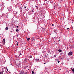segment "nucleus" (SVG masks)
I'll list each match as a JSON object with an SVG mask.
<instances>
[{
  "label": "nucleus",
  "instance_id": "f257e3e1",
  "mask_svg": "<svg viewBox=\"0 0 74 74\" xmlns=\"http://www.w3.org/2000/svg\"><path fill=\"white\" fill-rule=\"evenodd\" d=\"M73 54L72 53V52H70L69 53H68V55H72V54Z\"/></svg>",
  "mask_w": 74,
  "mask_h": 74
},
{
  "label": "nucleus",
  "instance_id": "f03ea898",
  "mask_svg": "<svg viewBox=\"0 0 74 74\" xmlns=\"http://www.w3.org/2000/svg\"><path fill=\"white\" fill-rule=\"evenodd\" d=\"M3 43L4 45L5 44V40L4 39H3Z\"/></svg>",
  "mask_w": 74,
  "mask_h": 74
},
{
  "label": "nucleus",
  "instance_id": "7ed1b4c3",
  "mask_svg": "<svg viewBox=\"0 0 74 74\" xmlns=\"http://www.w3.org/2000/svg\"><path fill=\"white\" fill-rule=\"evenodd\" d=\"M24 72L23 71H21V72L19 73V74H23Z\"/></svg>",
  "mask_w": 74,
  "mask_h": 74
},
{
  "label": "nucleus",
  "instance_id": "20e7f679",
  "mask_svg": "<svg viewBox=\"0 0 74 74\" xmlns=\"http://www.w3.org/2000/svg\"><path fill=\"white\" fill-rule=\"evenodd\" d=\"M29 59H30L31 58H32V56H29Z\"/></svg>",
  "mask_w": 74,
  "mask_h": 74
},
{
  "label": "nucleus",
  "instance_id": "39448f33",
  "mask_svg": "<svg viewBox=\"0 0 74 74\" xmlns=\"http://www.w3.org/2000/svg\"><path fill=\"white\" fill-rule=\"evenodd\" d=\"M58 51L59 52H62V50L60 49H59L58 50Z\"/></svg>",
  "mask_w": 74,
  "mask_h": 74
},
{
  "label": "nucleus",
  "instance_id": "423d86ee",
  "mask_svg": "<svg viewBox=\"0 0 74 74\" xmlns=\"http://www.w3.org/2000/svg\"><path fill=\"white\" fill-rule=\"evenodd\" d=\"M5 30H8V27H6L5 28Z\"/></svg>",
  "mask_w": 74,
  "mask_h": 74
},
{
  "label": "nucleus",
  "instance_id": "0eeeda50",
  "mask_svg": "<svg viewBox=\"0 0 74 74\" xmlns=\"http://www.w3.org/2000/svg\"><path fill=\"white\" fill-rule=\"evenodd\" d=\"M16 32H18L19 31V29H16Z\"/></svg>",
  "mask_w": 74,
  "mask_h": 74
},
{
  "label": "nucleus",
  "instance_id": "6e6552de",
  "mask_svg": "<svg viewBox=\"0 0 74 74\" xmlns=\"http://www.w3.org/2000/svg\"><path fill=\"white\" fill-rule=\"evenodd\" d=\"M30 38H27V40L28 41H29V40H30Z\"/></svg>",
  "mask_w": 74,
  "mask_h": 74
},
{
  "label": "nucleus",
  "instance_id": "1a4fd4ad",
  "mask_svg": "<svg viewBox=\"0 0 74 74\" xmlns=\"http://www.w3.org/2000/svg\"><path fill=\"white\" fill-rule=\"evenodd\" d=\"M32 40H34V38H32Z\"/></svg>",
  "mask_w": 74,
  "mask_h": 74
},
{
  "label": "nucleus",
  "instance_id": "9d476101",
  "mask_svg": "<svg viewBox=\"0 0 74 74\" xmlns=\"http://www.w3.org/2000/svg\"><path fill=\"white\" fill-rule=\"evenodd\" d=\"M36 60H37V61H38L39 60V59H36Z\"/></svg>",
  "mask_w": 74,
  "mask_h": 74
},
{
  "label": "nucleus",
  "instance_id": "9b49d317",
  "mask_svg": "<svg viewBox=\"0 0 74 74\" xmlns=\"http://www.w3.org/2000/svg\"><path fill=\"white\" fill-rule=\"evenodd\" d=\"M72 71L73 72H74V69H73Z\"/></svg>",
  "mask_w": 74,
  "mask_h": 74
},
{
  "label": "nucleus",
  "instance_id": "f8f14e48",
  "mask_svg": "<svg viewBox=\"0 0 74 74\" xmlns=\"http://www.w3.org/2000/svg\"><path fill=\"white\" fill-rule=\"evenodd\" d=\"M4 71H3L2 72V73L3 74V73H4Z\"/></svg>",
  "mask_w": 74,
  "mask_h": 74
},
{
  "label": "nucleus",
  "instance_id": "ddd939ff",
  "mask_svg": "<svg viewBox=\"0 0 74 74\" xmlns=\"http://www.w3.org/2000/svg\"><path fill=\"white\" fill-rule=\"evenodd\" d=\"M34 74V71H32V74Z\"/></svg>",
  "mask_w": 74,
  "mask_h": 74
},
{
  "label": "nucleus",
  "instance_id": "4468645a",
  "mask_svg": "<svg viewBox=\"0 0 74 74\" xmlns=\"http://www.w3.org/2000/svg\"><path fill=\"white\" fill-rule=\"evenodd\" d=\"M0 74H2V72L1 71L0 73Z\"/></svg>",
  "mask_w": 74,
  "mask_h": 74
},
{
  "label": "nucleus",
  "instance_id": "2eb2a0df",
  "mask_svg": "<svg viewBox=\"0 0 74 74\" xmlns=\"http://www.w3.org/2000/svg\"><path fill=\"white\" fill-rule=\"evenodd\" d=\"M34 10H32V12H34Z\"/></svg>",
  "mask_w": 74,
  "mask_h": 74
},
{
  "label": "nucleus",
  "instance_id": "dca6fc26",
  "mask_svg": "<svg viewBox=\"0 0 74 74\" xmlns=\"http://www.w3.org/2000/svg\"><path fill=\"white\" fill-rule=\"evenodd\" d=\"M19 56H21V55H22V54L20 53V54H19Z\"/></svg>",
  "mask_w": 74,
  "mask_h": 74
},
{
  "label": "nucleus",
  "instance_id": "f3484780",
  "mask_svg": "<svg viewBox=\"0 0 74 74\" xmlns=\"http://www.w3.org/2000/svg\"><path fill=\"white\" fill-rule=\"evenodd\" d=\"M56 55H55L54 56V57H56Z\"/></svg>",
  "mask_w": 74,
  "mask_h": 74
},
{
  "label": "nucleus",
  "instance_id": "a211bd4d",
  "mask_svg": "<svg viewBox=\"0 0 74 74\" xmlns=\"http://www.w3.org/2000/svg\"><path fill=\"white\" fill-rule=\"evenodd\" d=\"M60 62V61H58V63H59Z\"/></svg>",
  "mask_w": 74,
  "mask_h": 74
},
{
  "label": "nucleus",
  "instance_id": "6ab92c4d",
  "mask_svg": "<svg viewBox=\"0 0 74 74\" xmlns=\"http://www.w3.org/2000/svg\"><path fill=\"white\" fill-rule=\"evenodd\" d=\"M6 67V69H7V71H8V69H7V67Z\"/></svg>",
  "mask_w": 74,
  "mask_h": 74
},
{
  "label": "nucleus",
  "instance_id": "aec40b11",
  "mask_svg": "<svg viewBox=\"0 0 74 74\" xmlns=\"http://www.w3.org/2000/svg\"><path fill=\"white\" fill-rule=\"evenodd\" d=\"M54 25L53 24H52V26H53Z\"/></svg>",
  "mask_w": 74,
  "mask_h": 74
},
{
  "label": "nucleus",
  "instance_id": "412c9836",
  "mask_svg": "<svg viewBox=\"0 0 74 74\" xmlns=\"http://www.w3.org/2000/svg\"><path fill=\"white\" fill-rule=\"evenodd\" d=\"M25 74H27V72H25Z\"/></svg>",
  "mask_w": 74,
  "mask_h": 74
},
{
  "label": "nucleus",
  "instance_id": "4be33fe9",
  "mask_svg": "<svg viewBox=\"0 0 74 74\" xmlns=\"http://www.w3.org/2000/svg\"><path fill=\"white\" fill-rule=\"evenodd\" d=\"M60 41V40H58V42H59V41Z\"/></svg>",
  "mask_w": 74,
  "mask_h": 74
},
{
  "label": "nucleus",
  "instance_id": "5701e85b",
  "mask_svg": "<svg viewBox=\"0 0 74 74\" xmlns=\"http://www.w3.org/2000/svg\"><path fill=\"white\" fill-rule=\"evenodd\" d=\"M24 8H26V6H25V7H24Z\"/></svg>",
  "mask_w": 74,
  "mask_h": 74
},
{
  "label": "nucleus",
  "instance_id": "b1692460",
  "mask_svg": "<svg viewBox=\"0 0 74 74\" xmlns=\"http://www.w3.org/2000/svg\"><path fill=\"white\" fill-rule=\"evenodd\" d=\"M67 29H68V30H69V28H67Z\"/></svg>",
  "mask_w": 74,
  "mask_h": 74
},
{
  "label": "nucleus",
  "instance_id": "393cba45",
  "mask_svg": "<svg viewBox=\"0 0 74 74\" xmlns=\"http://www.w3.org/2000/svg\"><path fill=\"white\" fill-rule=\"evenodd\" d=\"M10 32H12V31H10Z\"/></svg>",
  "mask_w": 74,
  "mask_h": 74
},
{
  "label": "nucleus",
  "instance_id": "a878e982",
  "mask_svg": "<svg viewBox=\"0 0 74 74\" xmlns=\"http://www.w3.org/2000/svg\"><path fill=\"white\" fill-rule=\"evenodd\" d=\"M17 45H18V44H17Z\"/></svg>",
  "mask_w": 74,
  "mask_h": 74
},
{
  "label": "nucleus",
  "instance_id": "bb28decb",
  "mask_svg": "<svg viewBox=\"0 0 74 74\" xmlns=\"http://www.w3.org/2000/svg\"><path fill=\"white\" fill-rule=\"evenodd\" d=\"M44 64H45V63H44Z\"/></svg>",
  "mask_w": 74,
  "mask_h": 74
},
{
  "label": "nucleus",
  "instance_id": "cd10ccee",
  "mask_svg": "<svg viewBox=\"0 0 74 74\" xmlns=\"http://www.w3.org/2000/svg\"><path fill=\"white\" fill-rule=\"evenodd\" d=\"M18 27V26H17V27Z\"/></svg>",
  "mask_w": 74,
  "mask_h": 74
},
{
  "label": "nucleus",
  "instance_id": "c85d7f7f",
  "mask_svg": "<svg viewBox=\"0 0 74 74\" xmlns=\"http://www.w3.org/2000/svg\"><path fill=\"white\" fill-rule=\"evenodd\" d=\"M71 69H72V68H71Z\"/></svg>",
  "mask_w": 74,
  "mask_h": 74
}]
</instances>
